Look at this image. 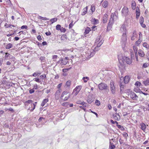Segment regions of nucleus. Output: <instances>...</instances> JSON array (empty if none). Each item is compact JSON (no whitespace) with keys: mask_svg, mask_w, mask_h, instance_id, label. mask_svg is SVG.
Masks as SVG:
<instances>
[{"mask_svg":"<svg viewBox=\"0 0 149 149\" xmlns=\"http://www.w3.org/2000/svg\"><path fill=\"white\" fill-rule=\"evenodd\" d=\"M33 102V101L31 100H28L25 101L24 102V104L25 105L28 106V104H31Z\"/></svg>","mask_w":149,"mask_h":149,"instance_id":"26","label":"nucleus"},{"mask_svg":"<svg viewBox=\"0 0 149 149\" xmlns=\"http://www.w3.org/2000/svg\"><path fill=\"white\" fill-rule=\"evenodd\" d=\"M112 116L113 118L116 120L118 121L120 120L119 118V117H118V116L115 114H113Z\"/></svg>","mask_w":149,"mask_h":149,"instance_id":"32","label":"nucleus"},{"mask_svg":"<svg viewBox=\"0 0 149 149\" xmlns=\"http://www.w3.org/2000/svg\"><path fill=\"white\" fill-rule=\"evenodd\" d=\"M7 85L9 86L13 87V86H14L15 85V84L14 83H11L8 82H7Z\"/></svg>","mask_w":149,"mask_h":149,"instance_id":"50","label":"nucleus"},{"mask_svg":"<svg viewBox=\"0 0 149 149\" xmlns=\"http://www.w3.org/2000/svg\"><path fill=\"white\" fill-rule=\"evenodd\" d=\"M123 137H125L126 138L128 136V134L125 132H124L123 134Z\"/></svg>","mask_w":149,"mask_h":149,"instance_id":"63","label":"nucleus"},{"mask_svg":"<svg viewBox=\"0 0 149 149\" xmlns=\"http://www.w3.org/2000/svg\"><path fill=\"white\" fill-rule=\"evenodd\" d=\"M73 21H72L71 22L70 24L69 25V29H71L73 26L74 24H73Z\"/></svg>","mask_w":149,"mask_h":149,"instance_id":"57","label":"nucleus"},{"mask_svg":"<svg viewBox=\"0 0 149 149\" xmlns=\"http://www.w3.org/2000/svg\"><path fill=\"white\" fill-rule=\"evenodd\" d=\"M61 40L65 41L67 39L66 34H63L61 36Z\"/></svg>","mask_w":149,"mask_h":149,"instance_id":"15","label":"nucleus"},{"mask_svg":"<svg viewBox=\"0 0 149 149\" xmlns=\"http://www.w3.org/2000/svg\"><path fill=\"white\" fill-rule=\"evenodd\" d=\"M95 98V97L93 95H88V96L87 101L88 104H91L94 101Z\"/></svg>","mask_w":149,"mask_h":149,"instance_id":"7","label":"nucleus"},{"mask_svg":"<svg viewBox=\"0 0 149 149\" xmlns=\"http://www.w3.org/2000/svg\"><path fill=\"white\" fill-rule=\"evenodd\" d=\"M38 86L37 84H35L33 86V88L34 89H37L38 88Z\"/></svg>","mask_w":149,"mask_h":149,"instance_id":"59","label":"nucleus"},{"mask_svg":"<svg viewBox=\"0 0 149 149\" xmlns=\"http://www.w3.org/2000/svg\"><path fill=\"white\" fill-rule=\"evenodd\" d=\"M35 92L34 90L32 88L31 89L29 90V93L30 94H31L33 93H34Z\"/></svg>","mask_w":149,"mask_h":149,"instance_id":"62","label":"nucleus"},{"mask_svg":"<svg viewBox=\"0 0 149 149\" xmlns=\"http://www.w3.org/2000/svg\"><path fill=\"white\" fill-rule=\"evenodd\" d=\"M115 147V146L113 143L110 142L109 148L110 149H114Z\"/></svg>","mask_w":149,"mask_h":149,"instance_id":"24","label":"nucleus"},{"mask_svg":"<svg viewBox=\"0 0 149 149\" xmlns=\"http://www.w3.org/2000/svg\"><path fill=\"white\" fill-rule=\"evenodd\" d=\"M102 5L103 7L104 8H107L108 5V1H107L105 0L103 2Z\"/></svg>","mask_w":149,"mask_h":149,"instance_id":"14","label":"nucleus"},{"mask_svg":"<svg viewBox=\"0 0 149 149\" xmlns=\"http://www.w3.org/2000/svg\"><path fill=\"white\" fill-rule=\"evenodd\" d=\"M138 88L139 87L135 88L134 89V91L136 93H141L142 92V91L140 88Z\"/></svg>","mask_w":149,"mask_h":149,"instance_id":"25","label":"nucleus"},{"mask_svg":"<svg viewBox=\"0 0 149 149\" xmlns=\"http://www.w3.org/2000/svg\"><path fill=\"white\" fill-rule=\"evenodd\" d=\"M143 84L145 86L149 85V78H147L146 80L143 81Z\"/></svg>","mask_w":149,"mask_h":149,"instance_id":"20","label":"nucleus"},{"mask_svg":"<svg viewBox=\"0 0 149 149\" xmlns=\"http://www.w3.org/2000/svg\"><path fill=\"white\" fill-rule=\"evenodd\" d=\"M71 84V81L70 80L68 81L66 84L65 86H66L67 87H69Z\"/></svg>","mask_w":149,"mask_h":149,"instance_id":"47","label":"nucleus"},{"mask_svg":"<svg viewBox=\"0 0 149 149\" xmlns=\"http://www.w3.org/2000/svg\"><path fill=\"white\" fill-rule=\"evenodd\" d=\"M60 92L57 91L55 93V97L57 98V99H58L59 98V95L60 94Z\"/></svg>","mask_w":149,"mask_h":149,"instance_id":"34","label":"nucleus"},{"mask_svg":"<svg viewBox=\"0 0 149 149\" xmlns=\"http://www.w3.org/2000/svg\"><path fill=\"white\" fill-rule=\"evenodd\" d=\"M110 121L111 123L112 124H114L116 123V126H117V125H118V122L116 121H113V120L111 119L110 120Z\"/></svg>","mask_w":149,"mask_h":149,"instance_id":"44","label":"nucleus"},{"mask_svg":"<svg viewBox=\"0 0 149 149\" xmlns=\"http://www.w3.org/2000/svg\"><path fill=\"white\" fill-rule=\"evenodd\" d=\"M130 98L134 100H137L138 96L134 92L131 91L130 93Z\"/></svg>","mask_w":149,"mask_h":149,"instance_id":"8","label":"nucleus"},{"mask_svg":"<svg viewBox=\"0 0 149 149\" xmlns=\"http://www.w3.org/2000/svg\"><path fill=\"white\" fill-rule=\"evenodd\" d=\"M114 22L113 18H112L111 17V18L108 23V26H107V29L106 31H109L112 28V25Z\"/></svg>","mask_w":149,"mask_h":149,"instance_id":"3","label":"nucleus"},{"mask_svg":"<svg viewBox=\"0 0 149 149\" xmlns=\"http://www.w3.org/2000/svg\"><path fill=\"white\" fill-rule=\"evenodd\" d=\"M130 79V77L128 76H125L123 79L124 83L125 84H127L129 82Z\"/></svg>","mask_w":149,"mask_h":149,"instance_id":"10","label":"nucleus"},{"mask_svg":"<svg viewBox=\"0 0 149 149\" xmlns=\"http://www.w3.org/2000/svg\"><path fill=\"white\" fill-rule=\"evenodd\" d=\"M120 30L122 32L126 31L127 30L126 28L125 25L124 24H123L121 27Z\"/></svg>","mask_w":149,"mask_h":149,"instance_id":"18","label":"nucleus"},{"mask_svg":"<svg viewBox=\"0 0 149 149\" xmlns=\"http://www.w3.org/2000/svg\"><path fill=\"white\" fill-rule=\"evenodd\" d=\"M38 19L40 20H49V19L47 18L46 17H43L41 16H39Z\"/></svg>","mask_w":149,"mask_h":149,"instance_id":"38","label":"nucleus"},{"mask_svg":"<svg viewBox=\"0 0 149 149\" xmlns=\"http://www.w3.org/2000/svg\"><path fill=\"white\" fill-rule=\"evenodd\" d=\"M10 54L8 53H5V58L4 59V60H5V59L6 60L7 59H8V57H9V56H10Z\"/></svg>","mask_w":149,"mask_h":149,"instance_id":"53","label":"nucleus"},{"mask_svg":"<svg viewBox=\"0 0 149 149\" xmlns=\"http://www.w3.org/2000/svg\"><path fill=\"white\" fill-rule=\"evenodd\" d=\"M144 22V19L143 17L142 16H141L140 17V19H139L140 24H141L142 23H143Z\"/></svg>","mask_w":149,"mask_h":149,"instance_id":"40","label":"nucleus"},{"mask_svg":"<svg viewBox=\"0 0 149 149\" xmlns=\"http://www.w3.org/2000/svg\"><path fill=\"white\" fill-rule=\"evenodd\" d=\"M82 79L84 80V83H86L89 80V78L87 77H83Z\"/></svg>","mask_w":149,"mask_h":149,"instance_id":"39","label":"nucleus"},{"mask_svg":"<svg viewBox=\"0 0 149 149\" xmlns=\"http://www.w3.org/2000/svg\"><path fill=\"white\" fill-rule=\"evenodd\" d=\"M17 31V30L14 31V32L13 33H11L10 34H8L6 35V36L8 37H9L10 36H12V35L15 34L16 33Z\"/></svg>","mask_w":149,"mask_h":149,"instance_id":"48","label":"nucleus"},{"mask_svg":"<svg viewBox=\"0 0 149 149\" xmlns=\"http://www.w3.org/2000/svg\"><path fill=\"white\" fill-rule=\"evenodd\" d=\"M71 96V95L70 94H69L68 95V96H66L64 98V99L63 100V101H67L68 99L70 98Z\"/></svg>","mask_w":149,"mask_h":149,"instance_id":"52","label":"nucleus"},{"mask_svg":"<svg viewBox=\"0 0 149 149\" xmlns=\"http://www.w3.org/2000/svg\"><path fill=\"white\" fill-rule=\"evenodd\" d=\"M41 74V73H38L37 72H35L32 75H31V76H33V77H36V76H39Z\"/></svg>","mask_w":149,"mask_h":149,"instance_id":"37","label":"nucleus"},{"mask_svg":"<svg viewBox=\"0 0 149 149\" xmlns=\"http://www.w3.org/2000/svg\"><path fill=\"white\" fill-rule=\"evenodd\" d=\"M91 31V29L90 27H87L85 30L84 32V34L86 35L89 33V32Z\"/></svg>","mask_w":149,"mask_h":149,"instance_id":"16","label":"nucleus"},{"mask_svg":"<svg viewBox=\"0 0 149 149\" xmlns=\"http://www.w3.org/2000/svg\"><path fill=\"white\" fill-rule=\"evenodd\" d=\"M38 142L40 143L44 142L50 144L51 146L53 144L52 140L49 137H41L39 139Z\"/></svg>","mask_w":149,"mask_h":149,"instance_id":"2","label":"nucleus"},{"mask_svg":"<svg viewBox=\"0 0 149 149\" xmlns=\"http://www.w3.org/2000/svg\"><path fill=\"white\" fill-rule=\"evenodd\" d=\"M119 85H120V89H123L124 88V85L122 84V83L121 82V81L119 82Z\"/></svg>","mask_w":149,"mask_h":149,"instance_id":"54","label":"nucleus"},{"mask_svg":"<svg viewBox=\"0 0 149 149\" xmlns=\"http://www.w3.org/2000/svg\"><path fill=\"white\" fill-rule=\"evenodd\" d=\"M72 68V67H70L68 68H64L62 69V71L63 72L65 73L66 72L68 71L69 70L71 69Z\"/></svg>","mask_w":149,"mask_h":149,"instance_id":"36","label":"nucleus"},{"mask_svg":"<svg viewBox=\"0 0 149 149\" xmlns=\"http://www.w3.org/2000/svg\"><path fill=\"white\" fill-rule=\"evenodd\" d=\"M33 80H34L35 81H36L38 83H40L41 84H42L41 80H40V79L38 77H36L34 78L33 79Z\"/></svg>","mask_w":149,"mask_h":149,"instance_id":"35","label":"nucleus"},{"mask_svg":"<svg viewBox=\"0 0 149 149\" xmlns=\"http://www.w3.org/2000/svg\"><path fill=\"white\" fill-rule=\"evenodd\" d=\"M135 85L137 87H139L143 86V85L140 82L138 81H137L135 82Z\"/></svg>","mask_w":149,"mask_h":149,"instance_id":"23","label":"nucleus"},{"mask_svg":"<svg viewBox=\"0 0 149 149\" xmlns=\"http://www.w3.org/2000/svg\"><path fill=\"white\" fill-rule=\"evenodd\" d=\"M99 50V47H98L97 46L94 48V49H93V51L94 52H96V51H98Z\"/></svg>","mask_w":149,"mask_h":149,"instance_id":"64","label":"nucleus"},{"mask_svg":"<svg viewBox=\"0 0 149 149\" xmlns=\"http://www.w3.org/2000/svg\"><path fill=\"white\" fill-rule=\"evenodd\" d=\"M31 107H30L29 109L31 111H32L35 109L36 105L34 104V103L32 102L31 104Z\"/></svg>","mask_w":149,"mask_h":149,"instance_id":"19","label":"nucleus"},{"mask_svg":"<svg viewBox=\"0 0 149 149\" xmlns=\"http://www.w3.org/2000/svg\"><path fill=\"white\" fill-rule=\"evenodd\" d=\"M116 87L110 88V90L111 91L112 93L114 95L116 94Z\"/></svg>","mask_w":149,"mask_h":149,"instance_id":"29","label":"nucleus"},{"mask_svg":"<svg viewBox=\"0 0 149 149\" xmlns=\"http://www.w3.org/2000/svg\"><path fill=\"white\" fill-rule=\"evenodd\" d=\"M123 141V140L121 139H120L119 140V141L120 142V144L121 145H122V144H123L124 145V144H125V145H126V146H129V145H128V144H125V143H124Z\"/></svg>","mask_w":149,"mask_h":149,"instance_id":"49","label":"nucleus"},{"mask_svg":"<svg viewBox=\"0 0 149 149\" xmlns=\"http://www.w3.org/2000/svg\"><path fill=\"white\" fill-rule=\"evenodd\" d=\"M117 127L118 129H120L121 130L124 131L125 130L123 127L120 125L118 124L117 125Z\"/></svg>","mask_w":149,"mask_h":149,"instance_id":"33","label":"nucleus"},{"mask_svg":"<svg viewBox=\"0 0 149 149\" xmlns=\"http://www.w3.org/2000/svg\"><path fill=\"white\" fill-rule=\"evenodd\" d=\"M62 27L61 25L59 24H57L56 26V29L57 30L60 31Z\"/></svg>","mask_w":149,"mask_h":149,"instance_id":"42","label":"nucleus"},{"mask_svg":"<svg viewBox=\"0 0 149 149\" xmlns=\"http://www.w3.org/2000/svg\"><path fill=\"white\" fill-rule=\"evenodd\" d=\"M110 88L115 87L114 85V82L112 80H111L110 83Z\"/></svg>","mask_w":149,"mask_h":149,"instance_id":"43","label":"nucleus"},{"mask_svg":"<svg viewBox=\"0 0 149 149\" xmlns=\"http://www.w3.org/2000/svg\"><path fill=\"white\" fill-rule=\"evenodd\" d=\"M81 88L82 86L81 85L77 86L73 90L72 94H73L74 93V95L76 96L80 91Z\"/></svg>","mask_w":149,"mask_h":149,"instance_id":"5","label":"nucleus"},{"mask_svg":"<svg viewBox=\"0 0 149 149\" xmlns=\"http://www.w3.org/2000/svg\"><path fill=\"white\" fill-rule=\"evenodd\" d=\"M58 19L57 17H55L51 19L50 21L51 22V24H53L54 23L56 22L57 20Z\"/></svg>","mask_w":149,"mask_h":149,"instance_id":"27","label":"nucleus"},{"mask_svg":"<svg viewBox=\"0 0 149 149\" xmlns=\"http://www.w3.org/2000/svg\"><path fill=\"white\" fill-rule=\"evenodd\" d=\"M9 59H12L13 61H15V58L13 56L10 55L9 56Z\"/></svg>","mask_w":149,"mask_h":149,"instance_id":"60","label":"nucleus"},{"mask_svg":"<svg viewBox=\"0 0 149 149\" xmlns=\"http://www.w3.org/2000/svg\"><path fill=\"white\" fill-rule=\"evenodd\" d=\"M91 10L92 13L94 12L95 10V6H92V5L91 6Z\"/></svg>","mask_w":149,"mask_h":149,"instance_id":"55","label":"nucleus"},{"mask_svg":"<svg viewBox=\"0 0 149 149\" xmlns=\"http://www.w3.org/2000/svg\"><path fill=\"white\" fill-rule=\"evenodd\" d=\"M60 31L61 32L65 33L66 31V29L65 28L62 27Z\"/></svg>","mask_w":149,"mask_h":149,"instance_id":"56","label":"nucleus"},{"mask_svg":"<svg viewBox=\"0 0 149 149\" xmlns=\"http://www.w3.org/2000/svg\"><path fill=\"white\" fill-rule=\"evenodd\" d=\"M88 7L86 6L83 9V12L81 14L82 15H84L87 13V12Z\"/></svg>","mask_w":149,"mask_h":149,"instance_id":"21","label":"nucleus"},{"mask_svg":"<svg viewBox=\"0 0 149 149\" xmlns=\"http://www.w3.org/2000/svg\"><path fill=\"white\" fill-rule=\"evenodd\" d=\"M130 89H127L124 90V93H126L127 95H130Z\"/></svg>","mask_w":149,"mask_h":149,"instance_id":"30","label":"nucleus"},{"mask_svg":"<svg viewBox=\"0 0 149 149\" xmlns=\"http://www.w3.org/2000/svg\"><path fill=\"white\" fill-rule=\"evenodd\" d=\"M61 64L62 65H66L67 64V63L68 62V61H66L65 59H63V58H62L61 59Z\"/></svg>","mask_w":149,"mask_h":149,"instance_id":"31","label":"nucleus"},{"mask_svg":"<svg viewBox=\"0 0 149 149\" xmlns=\"http://www.w3.org/2000/svg\"><path fill=\"white\" fill-rule=\"evenodd\" d=\"M13 45L10 43L7 44L6 45V48L7 49H9L13 47Z\"/></svg>","mask_w":149,"mask_h":149,"instance_id":"28","label":"nucleus"},{"mask_svg":"<svg viewBox=\"0 0 149 149\" xmlns=\"http://www.w3.org/2000/svg\"><path fill=\"white\" fill-rule=\"evenodd\" d=\"M133 49L135 54L137 53V47L135 46H133Z\"/></svg>","mask_w":149,"mask_h":149,"instance_id":"46","label":"nucleus"},{"mask_svg":"<svg viewBox=\"0 0 149 149\" xmlns=\"http://www.w3.org/2000/svg\"><path fill=\"white\" fill-rule=\"evenodd\" d=\"M108 15L107 14H105L103 16L102 18V22L103 23H106L107 20V17Z\"/></svg>","mask_w":149,"mask_h":149,"instance_id":"11","label":"nucleus"},{"mask_svg":"<svg viewBox=\"0 0 149 149\" xmlns=\"http://www.w3.org/2000/svg\"><path fill=\"white\" fill-rule=\"evenodd\" d=\"M98 87L99 89L100 90H107L108 88L107 84L103 83L99 84L98 85Z\"/></svg>","mask_w":149,"mask_h":149,"instance_id":"4","label":"nucleus"},{"mask_svg":"<svg viewBox=\"0 0 149 149\" xmlns=\"http://www.w3.org/2000/svg\"><path fill=\"white\" fill-rule=\"evenodd\" d=\"M129 12V11L128 8L124 7L121 11L122 15L126 17L128 15Z\"/></svg>","mask_w":149,"mask_h":149,"instance_id":"6","label":"nucleus"},{"mask_svg":"<svg viewBox=\"0 0 149 149\" xmlns=\"http://www.w3.org/2000/svg\"><path fill=\"white\" fill-rule=\"evenodd\" d=\"M40 78L42 79H43L45 78H46V75L45 74H44L43 75H41L40 76Z\"/></svg>","mask_w":149,"mask_h":149,"instance_id":"45","label":"nucleus"},{"mask_svg":"<svg viewBox=\"0 0 149 149\" xmlns=\"http://www.w3.org/2000/svg\"><path fill=\"white\" fill-rule=\"evenodd\" d=\"M136 4L135 2L133 0H132L131 2V7L132 9L134 10L136 8Z\"/></svg>","mask_w":149,"mask_h":149,"instance_id":"12","label":"nucleus"},{"mask_svg":"<svg viewBox=\"0 0 149 149\" xmlns=\"http://www.w3.org/2000/svg\"><path fill=\"white\" fill-rule=\"evenodd\" d=\"M95 104L97 106H99L100 104V101L97 99H96L95 102Z\"/></svg>","mask_w":149,"mask_h":149,"instance_id":"41","label":"nucleus"},{"mask_svg":"<svg viewBox=\"0 0 149 149\" xmlns=\"http://www.w3.org/2000/svg\"><path fill=\"white\" fill-rule=\"evenodd\" d=\"M133 134L134 136L137 139H138L139 138V135L137 134L135 131L134 132Z\"/></svg>","mask_w":149,"mask_h":149,"instance_id":"58","label":"nucleus"},{"mask_svg":"<svg viewBox=\"0 0 149 149\" xmlns=\"http://www.w3.org/2000/svg\"><path fill=\"white\" fill-rule=\"evenodd\" d=\"M92 24L94 25H96L99 23V20L98 19H96L94 18H92L91 20Z\"/></svg>","mask_w":149,"mask_h":149,"instance_id":"9","label":"nucleus"},{"mask_svg":"<svg viewBox=\"0 0 149 149\" xmlns=\"http://www.w3.org/2000/svg\"><path fill=\"white\" fill-rule=\"evenodd\" d=\"M48 101L49 99L48 98L44 99L42 102L41 106L42 107L44 106Z\"/></svg>","mask_w":149,"mask_h":149,"instance_id":"13","label":"nucleus"},{"mask_svg":"<svg viewBox=\"0 0 149 149\" xmlns=\"http://www.w3.org/2000/svg\"><path fill=\"white\" fill-rule=\"evenodd\" d=\"M69 104V102H65L62 104V106L64 107H67Z\"/></svg>","mask_w":149,"mask_h":149,"instance_id":"51","label":"nucleus"},{"mask_svg":"<svg viewBox=\"0 0 149 149\" xmlns=\"http://www.w3.org/2000/svg\"><path fill=\"white\" fill-rule=\"evenodd\" d=\"M21 29H27L28 28V26L26 25H24L22 26L21 27Z\"/></svg>","mask_w":149,"mask_h":149,"instance_id":"61","label":"nucleus"},{"mask_svg":"<svg viewBox=\"0 0 149 149\" xmlns=\"http://www.w3.org/2000/svg\"><path fill=\"white\" fill-rule=\"evenodd\" d=\"M138 54L139 56L141 57H143L144 55L143 52L141 49L139 50L138 52Z\"/></svg>","mask_w":149,"mask_h":149,"instance_id":"22","label":"nucleus"},{"mask_svg":"<svg viewBox=\"0 0 149 149\" xmlns=\"http://www.w3.org/2000/svg\"><path fill=\"white\" fill-rule=\"evenodd\" d=\"M118 58L120 64V65H118L120 68H122L125 67V62L129 65L131 64L132 63V60L125 56H122L120 58V57H118Z\"/></svg>","mask_w":149,"mask_h":149,"instance_id":"1","label":"nucleus"},{"mask_svg":"<svg viewBox=\"0 0 149 149\" xmlns=\"http://www.w3.org/2000/svg\"><path fill=\"white\" fill-rule=\"evenodd\" d=\"M140 126H141V129L143 131L145 130L146 128V126L145 123H141Z\"/></svg>","mask_w":149,"mask_h":149,"instance_id":"17","label":"nucleus"}]
</instances>
